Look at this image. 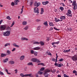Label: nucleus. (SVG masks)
<instances>
[{"label": "nucleus", "mask_w": 77, "mask_h": 77, "mask_svg": "<svg viewBox=\"0 0 77 77\" xmlns=\"http://www.w3.org/2000/svg\"><path fill=\"white\" fill-rule=\"evenodd\" d=\"M20 75L22 77H33V75H32V74H27L24 75V74L21 73Z\"/></svg>", "instance_id": "1"}, {"label": "nucleus", "mask_w": 77, "mask_h": 77, "mask_svg": "<svg viewBox=\"0 0 77 77\" xmlns=\"http://www.w3.org/2000/svg\"><path fill=\"white\" fill-rule=\"evenodd\" d=\"M31 60L33 62H37V63H41V61L39 60L36 58H33L31 59Z\"/></svg>", "instance_id": "2"}, {"label": "nucleus", "mask_w": 77, "mask_h": 77, "mask_svg": "<svg viewBox=\"0 0 77 77\" xmlns=\"http://www.w3.org/2000/svg\"><path fill=\"white\" fill-rule=\"evenodd\" d=\"M3 34L4 36H9L10 35V31H6L5 32H3Z\"/></svg>", "instance_id": "3"}, {"label": "nucleus", "mask_w": 77, "mask_h": 77, "mask_svg": "<svg viewBox=\"0 0 77 77\" xmlns=\"http://www.w3.org/2000/svg\"><path fill=\"white\" fill-rule=\"evenodd\" d=\"M76 3V1H73L72 4V6H74L73 9L74 10H75V9H77V4H75Z\"/></svg>", "instance_id": "4"}, {"label": "nucleus", "mask_w": 77, "mask_h": 77, "mask_svg": "<svg viewBox=\"0 0 77 77\" xmlns=\"http://www.w3.org/2000/svg\"><path fill=\"white\" fill-rule=\"evenodd\" d=\"M48 72V69H45V73H44V75L45 77H48V74L47 73Z\"/></svg>", "instance_id": "5"}, {"label": "nucleus", "mask_w": 77, "mask_h": 77, "mask_svg": "<svg viewBox=\"0 0 77 77\" xmlns=\"http://www.w3.org/2000/svg\"><path fill=\"white\" fill-rule=\"evenodd\" d=\"M38 9V8H37V7H35L34 8V10L35 13H37V14H39V10Z\"/></svg>", "instance_id": "6"}, {"label": "nucleus", "mask_w": 77, "mask_h": 77, "mask_svg": "<svg viewBox=\"0 0 77 77\" xmlns=\"http://www.w3.org/2000/svg\"><path fill=\"white\" fill-rule=\"evenodd\" d=\"M71 58L73 61H76V60H77V56L75 55L71 57Z\"/></svg>", "instance_id": "7"}, {"label": "nucleus", "mask_w": 77, "mask_h": 77, "mask_svg": "<svg viewBox=\"0 0 77 77\" xmlns=\"http://www.w3.org/2000/svg\"><path fill=\"white\" fill-rule=\"evenodd\" d=\"M67 15L68 17H72V14H71V10H68Z\"/></svg>", "instance_id": "8"}, {"label": "nucleus", "mask_w": 77, "mask_h": 77, "mask_svg": "<svg viewBox=\"0 0 77 77\" xmlns=\"http://www.w3.org/2000/svg\"><path fill=\"white\" fill-rule=\"evenodd\" d=\"M0 29L1 30L3 31L6 29V26L2 25L1 26Z\"/></svg>", "instance_id": "9"}, {"label": "nucleus", "mask_w": 77, "mask_h": 77, "mask_svg": "<svg viewBox=\"0 0 77 77\" xmlns=\"http://www.w3.org/2000/svg\"><path fill=\"white\" fill-rule=\"evenodd\" d=\"M56 61H55V63L54 64L55 66H57L58 67H61V65L58 63H56Z\"/></svg>", "instance_id": "10"}, {"label": "nucleus", "mask_w": 77, "mask_h": 77, "mask_svg": "<svg viewBox=\"0 0 77 77\" xmlns=\"http://www.w3.org/2000/svg\"><path fill=\"white\" fill-rule=\"evenodd\" d=\"M21 41H24V40H26V41H28V38H22L21 39Z\"/></svg>", "instance_id": "11"}, {"label": "nucleus", "mask_w": 77, "mask_h": 77, "mask_svg": "<svg viewBox=\"0 0 77 77\" xmlns=\"http://www.w3.org/2000/svg\"><path fill=\"white\" fill-rule=\"evenodd\" d=\"M13 45V46H14V47H17V48H19V47H20L19 45H17L15 43H14Z\"/></svg>", "instance_id": "12"}, {"label": "nucleus", "mask_w": 77, "mask_h": 77, "mask_svg": "<svg viewBox=\"0 0 77 77\" xmlns=\"http://www.w3.org/2000/svg\"><path fill=\"white\" fill-rule=\"evenodd\" d=\"M48 1L42 2V3L44 5H46L47 4H48Z\"/></svg>", "instance_id": "13"}, {"label": "nucleus", "mask_w": 77, "mask_h": 77, "mask_svg": "<svg viewBox=\"0 0 77 77\" xmlns=\"http://www.w3.org/2000/svg\"><path fill=\"white\" fill-rule=\"evenodd\" d=\"M6 56V54H5L3 53H2L1 54V57H5Z\"/></svg>", "instance_id": "14"}, {"label": "nucleus", "mask_w": 77, "mask_h": 77, "mask_svg": "<svg viewBox=\"0 0 77 77\" xmlns=\"http://www.w3.org/2000/svg\"><path fill=\"white\" fill-rule=\"evenodd\" d=\"M40 49V48L39 47H37L34 48L33 50H38Z\"/></svg>", "instance_id": "15"}, {"label": "nucleus", "mask_w": 77, "mask_h": 77, "mask_svg": "<svg viewBox=\"0 0 77 77\" xmlns=\"http://www.w3.org/2000/svg\"><path fill=\"white\" fill-rule=\"evenodd\" d=\"M24 59V56H21L20 58V60H23Z\"/></svg>", "instance_id": "16"}, {"label": "nucleus", "mask_w": 77, "mask_h": 77, "mask_svg": "<svg viewBox=\"0 0 77 77\" xmlns=\"http://www.w3.org/2000/svg\"><path fill=\"white\" fill-rule=\"evenodd\" d=\"M55 71H56V69H54L53 71H52V70L51 69V70H48V72H52L54 73V72H55Z\"/></svg>", "instance_id": "17"}, {"label": "nucleus", "mask_w": 77, "mask_h": 77, "mask_svg": "<svg viewBox=\"0 0 77 77\" xmlns=\"http://www.w3.org/2000/svg\"><path fill=\"white\" fill-rule=\"evenodd\" d=\"M60 19H61V20H65V16H61L60 17Z\"/></svg>", "instance_id": "18"}, {"label": "nucleus", "mask_w": 77, "mask_h": 77, "mask_svg": "<svg viewBox=\"0 0 77 77\" xmlns=\"http://www.w3.org/2000/svg\"><path fill=\"white\" fill-rule=\"evenodd\" d=\"M44 13V9L43 8H41V14H42Z\"/></svg>", "instance_id": "19"}, {"label": "nucleus", "mask_w": 77, "mask_h": 77, "mask_svg": "<svg viewBox=\"0 0 77 77\" xmlns=\"http://www.w3.org/2000/svg\"><path fill=\"white\" fill-rule=\"evenodd\" d=\"M39 43H40V45H42H42H44V43L42 41L40 42H39Z\"/></svg>", "instance_id": "20"}, {"label": "nucleus", "mask_w": 77, "mask_h": 77, "mask_svg": "<svg viewBox=\"0 0 77 77\" xmlns=\"http://www.w3.org/2000/svg\"><path fill=\"white\" fill-rule=\"evenodd\" d=\"M9 63H10L11 65H13V64H14V62L13 61H10L9 62Z\"/></svg>", "instance_id": "21"}, {"label": "nucleus", "mask_w": 77, "mask_h": 77, "mask_svg": "<svg viewBox=\"0 0 77 77\" xmlns=\"http://www.w3.org/2000/svg\"><path fill=\"white\" fill-rule=\"evenodd\" d=\"M27 65H32V66H33V63H32V62H29V63H28Z\"/></svg>", "instance_id": "22"}, {"label": "nucleus", "mask_w": 77, "mask_h": 77, "mask_svg": "<svg viewBox=\"0 0 77 77\" xmlns=\"http://www.w3.org/2000/svg\"><path fill=\"white\" fill-rule=\"evenodd\" d=\"M55 21L56 23L58 22V21H60V20L57 18H55Z\"/></svg>", "instance_id": "23"}, {"label": "nucleus", "mask_w": 77, "mask_h": 77, "mask_svg": "<svg viewBox=\"0 0 77 77\" xmlns=\"http://www.w3.org/2000/svg\"><path fill=\"white\" fill-rule=\"evenodd\" d=\"M59 43V42H54V43H52V44H58Z\"/></svg>", "instance_id": "24"}, {"label": "nucleus", "mask_w": 77, "mask_h": 77, "mask_svg": "<svg viewBox=\"0 0 77 77\" xmlns=\"http://www.w3.org/2000/svg\"><path fill=\"white\" fill-rule=\"evenodd\" d=\"M22 24L23 25H26L27 24V22L25 21L23 22Z\"/></svg>", "instance_id": "25"}, {"label": "nucleus", "mask_w": 77, "mask_h": 77, "mask_svg": "<svg viewBox=\"0 0 77 77\" xmlns=\"http://www.w3.org/2000/svg\"><path fill=\"white\" fill-rule=\"evenodd\" d=\"M40 3L39 2V3H37V4H36V7H35L36 8H38V6H39L40 5Z\"/></svg>", "instance_id": "26"}, {"label": "nucleus", "mask_w": 77, "mask_h": 77, "mask_svg": "<svg viewBox=\"0 0 77 77\" xmlns=\"http://www.w3.org/2000/svg\"><path fill=\"white\" fill-rule=\"evenodd\" d=\"M38 74H39V75H42V72H41V71H38Z\"/></svg>", "instance_id": "27"}, {"label": "nucleus", "mask_w": 77, "mask_h": 77, "mask_svg": "<svg viewBox=\"0 0 77 77\" xmlns=\"http://www.w3.org/2000/svg\"><path fill=\"white\" fill-rule=\"evenodd\" d=\"M33 43L35 44H40L39 42H35Z\"/></svg>", "instance_id": "28"}, {"label": "nucleus", "mask_w": 77, "mask_h": 77, "mask_svg": "<svg viewBox=\"0 0 77 77\" xmlns=\"http://www.w3.org/2000/svg\"><path fill=\"white\" fill-rule=\"evenodd\" d=\"M49 24L50 26H54L53 23L51 22H49Z\"/></svg>", "instance_id": "29"}, {"label": "nucleus", "mask_w": 77, "mask_h": 77, "mask_svg": "<svg viewBox=\"0 0 77 77\" xmlns=\"http://www.w3.org/2000/svg\"><path fill=\"white\" fill-rule=\"evenodd\" d=\"M8 60V58H6L4 60V63H5V62H7Z\"/></svg>", "instance_id": "30"}, {"label": "nucleus", "mask_w": 77, "mask_h": 77, "mask_svg": "<svg viewBox=\"0 0 77 77\" xmlns=\"http://www.w3.org/2000/svg\"><path fill=\"white\" fill-rule=\"evenodd\" d=\"M68 32H71L72 30V29L71 28H68Z\"/></svg>", "instance_id": "31"}, {"label": "nucleus", "mask_w": 77, "mask_h": 77, "mask_svg": "<svg viewBox=\"0 0 77 77\" xmlns=\"http://www.w3.org/2000/svg\"><path fill=\"white\" fill-rule=\"evenodd\" d=\"M44 69H45V68L42 67L40 69V71H44Z\"/></svg>", "instance_id": "32"}, {"label": "nucleus", "mask_w": 77, "mask_h": 77, "mask_svg": "<svg viewBox=\"0 0 77 77\" xmlns=\"http://www.w3.org/2000/svg\"><path fill=\"white\" fill-rule=\"evenodd\" d=\"M10 45V43H8L5 45V47H7L8 45Z\"/></svg>", "instance_id": "33"}, {"label": "nucleus", "mask_w": 77, "mask_h": 77, "mask_svg": "<svg viewBox=\"0 0 77 77\" xmlns=\"http://www.w3.org/2000/svg\"><path fill=\"white\" fill-rule=\"evenodd\" d=\"M44 25H45V26H48V24H47V22H45L43 23Z\"/></svg>", "instance_id": "34"}, {"label": "nucleus", "mask_w": 77, "mask_h": 77, "mask_svg": "<svg viewBox=\"0 0 77 77\" xmlns=\"http://www.w3.org/2000/svg\"><path fill=\"white\" fill-rule=\"evenodd\" d=\"M15 24V22H13V23H12V24H11V26H10V27H12L13 26V25H14Z\"/></svg>", "instance_id": "35"}, {"label": "nucleus", "mask_w": 77, "mask_h": 77, "mask_svg": "<svg viewBox=\"0 0 77 77\" xmlns=\"http://www.w3.org/2000/svg\"><path fill=\"white\" fill-rule=\"evenodd\" d=\"M34 54L35 56H37V55H38V53L36 52H34Z\"/></svg>", "instance_id": "36"}, {"label": "nucleus", "mask_w": 77, "mask_h": 77, "mask_svg": "<svg viewBox=\"0 0 77 77\" xmlns=\"http://www.w3.org/2000/svg\"><path fill=\"white\" fill-rule=\"evenodd\" d=\"M40 28H41V26H38L37 28L38 30H40Z\"/></svg>", "instance_id": "37"}, {"label": "nucleus", "mask_w": 77, "mask_h": 77, "mask_svg": "<svg viewBox=\"0 0 77 77\" xmlns=\"http://www.w3.org/2000/svg\"><path fill=\"white\" fill-rule=\"evenodd\" d=\"M6 18L7 19H8V20H11V18H10V17H9V16H8V17H7Z\"/></svg>", "instance_id": "38"}, {"label": "nucleus", "mask_w": 77, "mask_h": 77, "mask_svg": "<svg viewBox=\"0 0 77 77\" xmlns=\"http://www.w3.org/2000/svg\"><path fill=\"white\" fill-rule=\"evenodd\" d=\"M28 29V26H26V27L23 28V29H24V30H27Z\"/></svg>", "instance_id": "39"}, {"label": "nucleus", "mask_w": 77, "mask_h": 77, "mask_svg": "<svg viewBox=\"0 0 77 77\" xmlns=\"http://www.w3.org/2000/svg\"><path fill=\"white\" fill-rule=\"evenodd\" d=\"M60 9L61 10V11H63L64 9L63 8V7H60Z\"/></svg>", "instance_id": "40"}, {"label": "nucleus", "mask_w": 77, "mask_h": 77, "mask_svg": "<svg viewBox=\"0 0 77 77\" xmlns=\"http://www.w3.org/2000/svg\"><path fill=\"white\" fill-rule=\"evenodd\" d=\"M0 74L2 75H4V73H3V72H2L1 71H0Z\"/></svg>", "instance_id": "41"}, {"label": "nucleus", "mask_w": 77, "mask_h": 77, "mask_svg": "<svg viewBox=\"0 0 77 77\" xmlns=\"http://www.w3.org/2000/svg\"><path fill=\"white\" fill-rule=\"evenodd\" d=\"M59 61H60V62H62V61H63V59L61 58L60 59Z\"/></svg>", "instance_id": "42"}, {"label": "nucleus", "mask_w": 77, "mask_h": 77, "mask_svg": "<svg viewBox=\"0 0 77 77\" xmlns=\"http://www.w3.org/2000/svg\"><path fill=\"white\" fill-rule=\"evenodd\" d=\"M37 3V2H35L34 3V6H36V4Z\"/></svg>", "instance_id": "43"}, {"label": "nucleus", "mask_w": 77, "mask_h": 77, "mask_svg": "<svg viewBox=\"0 0 77 77\" xmlns=\"http://www.w3.org/2000/svg\"><path fill=\"white\" fill-rule=\"evenodd\" d=\"M31 53V54H34V51L33 50H31L30 51Z\"/></svg>", "instance_id": "44"}, {"label": "nucleus", "mask_w": 77, "mask_h": 77, "mask_svg": "<svg viewBox=\"0 0 77 77\" xmlns=\"http://www.w3.org/2000/svg\"><path fill=\"white\" fill-rule=\"evenodd\" d=\"M71 51V49H69V50H66V53L69 52Z\"/></svg>", "instance_id": "45"}, {"label": "nucleus", "mask_w": 77, "mask_h": 77, "mask_svg": "<svg viewBox=\"0 0 77 77\" xmlns=\"http://www.w3.org/2000/svg\"><path fill=\"white\" fill-rule=\"evenodd\" d=\"M19 2V0H15L14 1V3H18Z\"/></svg>", "instance_id": "46"}, {"label": "nucleus", "mask_w": 77, "mask_h": 77, "mask_svg": "<svg viewBox=\"0 0 77 77\" xmlns=\"http://www.w3.org/2000/svg\"><path fill=\"white\" fill-rule=\"evenodd\" d=\"M11 5H12V6H14V5H15V3L14 2H12L11 3Z\"/></svg>", "instance_id": "47"}, {"label": "nucleus", "mask_w": 77, "mask_h": 77, "mask_svg": "<svg viewBox=\"0 0 77 77\" xmlns=\"http://www.w3.org/2000/svg\"><path fill=\"white\" fill-rule=\"evenodd\" d=\"M33 4V2H30L29 5L30 6H32Z\"/></svg>", "instance_id": "48"}, {"label": "nucleus", "mask_w": 77, "mask_h": 77, "mask_svg": "<svg viewBox=\"0 0 77 77\" xmlns=\"http://www.w3.org/2000/svg\"><path fill=\"white\" fill-rule=\"evenodd\" d=\"M7 53H8V54H10L11 52V51H9L8 50L7 51Z\"/></svg>", "instance_id": "49"}, {"label": "nucleus", "mask_w": 77, "mask_h": 77, "mask_svg": "<svg viewBox=\"0 0 77 77\" xmlns=\"http://www.w3.org/2000/svg\"><path fill=\"white\" fill-rule=\"evenodd\" d=\"M54 29H55V30H59V29H57V28H56L55 27H54Z\"/></svg>", "instance_id": "50"}, {"label": "nucleus", "mask_w": 77, "mask_h": 77, "mask_svg": "<svg viewBox=\"0 0 77 77\" xmlns=\"http://www.w3.org/2000/svg\"><path fill=\"white\" fill-rule=\"evenodd\" d=\"M73 73H77V72L75 70H74L73 72Z\"/></svg>", "instance_id": "51"}, {"label": "nucleus", "mask_w": 77, "mask_h": 77, "mask_svg": "<svg viewBox=\"0 0 77 77\" xmlns=\"http://www.w3.org/2000/svg\"><path fill=\"white\" fill-rule=\"evenodd\" d=\"M35 21H36V22H39V21H40V20L39 19H37L35 20Z\"/></svg>", "instance_id": "52"}, {"label": "nucleus", "mask_w": 77, "mask_h": 77, "mask_svg": "<svg viewBox=\"0 0 77 77\" xmlns=\"http://www.w3.org/2000/svg\"><path fill=\"white\" fill-rule=\"evenodd\" d=\"M56 61L55 62H57V58H58V56H56Z\"/></svg>", "instance_id": "53"}, {"label": "nucleus", "mask_w": 77, "mask_h": 77, "mask_svg": "<svg viewBox=\"0 0 77 77\" xmlns=\"http://www.w3.org/2000/svg\"><path fill=\"white\" fill-rule=\"evenodd\" d=\"M48 55H50V56H52V54H51V53H50V52H49V53H48Z\"/></svg>", "instance_id": "54"}, {"label": "nucleus", "mask_w": 77, "mask_h": 77, "mask_svg": "<svg viewBox=\"0 0 77 77\" xmlns=\"http://www.w3.org/2000/svg\"><path fill=\"white\" fill-rule=\"evenodd\" d=\"M15 50H16L15 48H14L12 50V51H15Z\"/></svg>", "instance_id": "55"}, {"label": "nucleus", "mask_w": 77, "mask_h": 77, "mask_svg": "<svg viewBox=\"0 0 77 77\" xmlns=\"http://www.w3.org/2000/svg\"><path fill=\"white\" fill-rule=\"evenodd\" d=\"M3 22V20H1V21H0V24H2V23Z\"/></svg>", "instance_id": "56"}, {"label": "nucleus", "mask_w": 77, "mask_h": 77, "mask_svg": "<svg viewBox=\"0 0 77 77\" xmlns=\"http://www.w3.org/2000/svg\"><path fill=\"white\" fill-rule=\"evenodd\" d=\"M35 76L36 77H38V74L36 73L35 74Z\"/></svg>", "instance_id": "57"}, {"label": "nucleus", "mask_w": 77, "mask_h": 77, "mask_svg": "<svg viewBox=\"0 0 77 77\" xmlns=\"http://www.w3.org/2000/svg\"><path fill=\"white\" fill-rule=\"evenodd\" d=\"M53 61H54V62H55L56 61V59H54V58H53L52 59Z\"/></svg>", "instance_id": "58"}, {"label": "nucleus", "mask_w": 77, "mask_h": 77, "mask_svg": "<svg viewBox=\"0 0 77 77\" xmlns=\"http://www.w3.org/2000/svg\"><path fill=\"white\" fill-rule=\"evenodd\" d=\"M53 28H51L50 29H49V30H50V31H51V30H53Z\"/></svg>", "instance_id": "59"}, {"label": "nucleus", "mask_w": 77, "mask_h": 77, "mask_svg": "<svg viewBox=\"0 0 77 77\" xmlns=\"http://www.w3.org/2000/svg\"><path fill=\"white\" fill-rule=\"evenodd\" d=\"M41 63V65H42V66H44V63Z\"/></svg>", "instance_id": "60"}, {"label": "nucleus", "mask_w": 77, "mask_h": 77, "mask_svg": "<svg viewBox=\"0 0 77 77\" xmlns=\"http://www.w3.org/2000/svg\"><path fill=\"white\" fill-rule=\"evenodd\" d=\"M52 45H53L54 47H56V45H55L54 44H52Z\"/></svg>", "instance_id": "61"}, {"label": "nucleus", "mask_w": 77, "mask_h": 77, "mask_svg": "<svg viewBox=\"0 0 77 77\" xmlns=\"http://www.w3.org/2000/svg\"><path fill=\"white\" fill-rule=\"evenodd\" d=\"M66 76H67V75L66 74H64V77H66Z\"/></svg>", "instance_id": "62"}, {"label": "nucleus", "mask_w": 77, "mask_h": 77, "mask_svg": "<svg viewBox=\"0 0 77 77\" xmlns=\"http://www.w3.org/2000/svg\"><path fill=\"white\" fill-rule=\"evenodd\" d=\"M5 71L7 73L8 72V70L7 69H5Z\"/></svg>", "instance_id": "63"}, {"label": "nucleus", "mask_w": 77, "mask_h": 77, "mask_svg": "<svg viewBox=\"0 0 77 77\" xmlns=\"http://www.w3.org/2000/svg\"><path fill=\"white\" fill-rule=\"evenodd\" d=\"M58 77H61V75H58Z\"/></svg>", "instance_id": "64"}]
</instances>
